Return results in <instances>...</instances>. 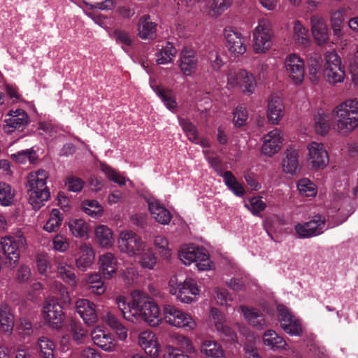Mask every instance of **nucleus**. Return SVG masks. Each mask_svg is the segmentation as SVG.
I'll return each instance as SVG.
<instances>
[{"label":"nucleus","mask_w":358,"mask_h":358,"mask_svg":"<svg viewBox=\"0 0 358 358\" xmlns=\"http://www.w3.org/2000/svg\"><path fill=\"white\" fill-rule=\"evenodd\" d=\"M292 38L295 45L299 48H306L310 44L308 29L299 20L293 22Z\"/></svg>","instance_id":"33"},{"label":"nucleus","mask_w":358,"mask_h":358,"mask_svg":"<svg viewBox=\"0 0 358 358\" xmlns=\"http://www.w3.org/2000/svg\"><path fill=\"white\" fill-rule=\"evenodd\" d=\"M122 276L126 284L131 285L137 282L138 272L134 267H128L124 270Z\"/></svg>","instance_id":"63"},{"label":"nucleus","mask_w":358,"mask_h":358,"mask_svg":"<svg viewBox=\"0 0 358 358\" xmlns=\"http://www.w3.org/2000/svg\"><path fill=\"white\" fill-rule=\"evenodd\" d=\"M63 216L57 208L51 210L49 218L44 224L43 229L48 233L56 232L62 225Z\"/></svg>","instance_id":"49"},{"label":"nucleus","mask_w":358,"mask_h":358,"mask_svg":"<svg viewBox=\"0 0 358 358\" xmlns=\"http://www.w3.org/2000/svg\"><path fill=\"white\" fill-rule=\"evenodd\" d=\"M285 114V107L280 96L271 95L267 100L266 117L273 125H279Z\"/></svg>","instance_id":"19"},{"label":"nucleus","mask_w":358,"mask_h":358,"mask_svg":"<svg viewBox=\"0 0 358 358\" xmlns=\"http://www.w3.org/2000/svg\"><path fill=\"white\" fill-rule=\"evenodd\" d=\"M179 124L186 134L188 139L192 142H197L199 135L196 127L188 120L179 118Z\"/></svg>","instance_id":"57"},{"label":"nucleus","mask_w":358,"mask_h":358,"mask_svg":"<svg viewBox=\"0 0 358 358\" xmlns=\"http://www.w3.org/2000/svg\"><path fill=\"white\" fill-rule=\"evenodd\" d=\"M42 313L45 322L50 328L59 329L63 327L64 321L63 306L55 297L45 301Z\"/></svg>","instance_id":"12"},{"label":"nucleus","mask_w":358,"mask_h":358,"mask_svg":"<svg viewBox=\"0 0 358 358\" xmlns=\"http://www.w3.org/2000/svg\"><path fill=\"white\" fill-rule=\"evenodd\" d=\"M99 273L103 278L110 280L116 274L118 269V261L116 256L106 252L99 257Z\"/></svg>","instance_id":"25"},{"label":"nucleus","mask_w":358,"mask_h":358,"mask_svg":"<svg viewBox=\"0 0 358 358\" xmlns=\"http://www.w3.org/2000/svg\"><path fill=\"white\" fill-rule=\"evenodd\" d=\"M246 322L257 329H263L267 326L262 313L255 308L246 306L240 307Z\"/></svg>","instance_id":"32"},{"label":"nucleus","mask_w":358,"mask_h":358,"mask_svg":"<svg viewBox=\"0 0 358 358\" xmlns=\"http://www.w3.org/2000/svg\"><path fill=\"white\" fill-rule=\"evenodd\" d=\"M15 192L13 187L5 182H0V205L10 206L14 203Z\"/></svg>","instance_id":"50"},{"label":"nucleus","mask_w":358,"mask_h":358,"mask_svg":"<svg viewBox=\"0 0 358 358\" xmlns=\"http://www.w3.org/2000/svg\"><path fill=\"white\" fill-rule=\"evenodd\" d=\"M179 69L185 76H191L197 69L198 58L196 51L188 47L182 48L180 53Z\"/></svg>","instance_id":"23"},{"label":"nucleus","mask_w":358,"mask_h":358,"mask_svg":"<svg viewBox=\"0 0 358 358\" xmlns=\"http://www.w3.org/2000/svg\"><path fill=\"white\" fill-rule=\"evenodd\" d=\"M300 150L296 146H289L282 162V169L284 173L292 176L296 173L299 163Z\"/></svg>","instance_id":"27"},{"label":"nucleus","mask_w":358,"mask_h":358,"mask_svg":"<svg viewBox=\"0 0 358 358\" xmlns=\"http://www.w3.org/2000/svg\"><path fill=\"white\" fill-rule=\"evenodd\" d=\"M157 24L150 20L149 15L141 16L137 24L138 36L143 40H152L156 36Z\"/></svg>","instance_id":"31"},{"label":"nucleus","mask_w":358,"mask_h":358,"mask_svg":"<svg viewBox=\"0 0 358 358\" xmlns=\"http://www.w3.org/2000/svg\"><path fill=\"white\" fill-rule=\"evenodd\" d=\"M119 250L130 257H137L147 247L146 243L136 233L131 230L120 232L117 238Z\"/></svg>","instance_id":"10"},{"label":"nucleus","mask_w":358,"mask_h":358,"mask_svg":"<svg viewBox=\"0 0 358 358\" xmlns=\"http://www.w3.org/2000/svg\"><path fill=\"white\" fill-rule=\"evenodd\" d=\"M76 267L81 271H85L93 265L95 260V251L89 243H82L74 255Z\"/></svg>","instance_id":"18"},{"label":"nucleus","mask_w":358,"mask_h":358,"mask_svg":"<svg viewBox=\"0 0 358 358\" xmlns=\"http://www.w3.org/2000/svg\"><path fill=\"white\" fill-rule=\"evenodd\" d=\"M252 47L257 54L266 53L272 46L273 31L271 22L267 18L258 20L252 34Z\"/></svg>","instance_id":"8"},{"label":"nucleus","mask_w":358,"mask_h":358,"mask_svg":"<svg viewBox=\"0 0 358 358\" xmlns=\"http://www.w3.org/2000/svg\"><path fill=\"white\" fill-rule=\"evenodd\" d=\"M210 321L217 331L222 329L225 324L224 315L216 308H212L210 310Z\"/></svg>","instance_id":"61"},{"label":"nucleus","mask_w":358,"mask_h":358,"mask_svg":"<svg viewBox=\"0 0 358 358\" xmlns=\"http://www.w3.org/2000/svg\"><path fill=\"white\" fill-rule=\"evenodd\" d=\"M313 129L317 135L326 136L331 129L328 115L323 112L315 114L313 118Z\"/></svg>","instance_id":"43"},{"label":"nucleus","mask_w":358,"mask_h":358,"mask_svg":"<svg viewBox=\"0 0 358 358\" xmlns=\"http://www.w3.org/2000/svg\"><path fill=\"white\" fill-rule=\"evenodd\" d=\"M68 227L71 234L76 238H88L90 225L83 219H71L68 223Z\"/></svg>","instance_id":"39"},{"label":"nucleus","mask_w":358,"mask_h":358,"mask_svg":"<svg viewBox=\"0 0 358 358\" xmlns=\"http://www.w3.org/2000/svg\"><path fill=\"white\" fill-rule=\"evenodd\" d=\"M84 185V181L76 176H69L66 180V185L67 186L68 189L73 192H80L83 189Z\"/></svg>","instance_id":"64"},{"label":"nucleus","mask_w":358,"mask_h":358,"mask_svg":"<svg viewBox=\"0 0 358 358\" xmlns=\"http://www.w3.org/2000/svg\"><path fill=\"white\" fill-rule=\"evenodd\" d=\"M224 36L226 41V46L231 55L240 56L246 52L247 48L241 32L231 27H227L224 30Z\"/></svg>","instance_id":"20"},{"label":"nucleus","mask_w":358,"mask_h":358,"mask_svg":"<svg viewBox=\"0 0 358 358\" xmlns=\"http://www.w3.org/2000/svg\"><path fill=\"white\" fill-rule=\"evenodd\" d=\"M148 209L153 219L162 224H167L171 220V214L162 204L155 199L147 200Z\"/></svg>","instance_id":"30"},{"label":"nucleus","mask_w":358,"mask_h":358,"mask_svg":"<svg viewBox=\"0 0 358 358\" xmlns=\"http://www.w3.org/2000/svg\"><path fill=\"white\" fill-rule=\"evenodd\" d=\"M232 0H211L207 5L208 13L213 17H218L228 9Z\"/></svg>","instance_id":"52"},{"label":"nucleus","mask_w":358,"mask_h":358,"mask_svg":"<svg viewBox=\"0 0 358 358\" xmlns=\"http://www.w3.org/2000/svg\"><path fill=\"white\" fill-rule=\"evenodd\" d=\"M200 352L206 358H227L222 345L215 340H203L200 345Z\"/></svg>","instance_id":"34"},{"label":"nucleus","mask_w":358,"mask_h":358,"mask_svg":"<svg viewBox=\"0 0 358 358\" xmlns=\"http://www.w3.org/2000/svg\"><path fill=\"white\" fill-rule=\"evenodd\" d=\"M178 256L182 264L189 266L196 263V267L200 271H209L214 268L208 251L203 247L194 244L183 245L179 250Z\"/></svg>","instance_id":"5"},{"label":"nucleus","mask_w":358,"mask_h":358,"mask_svg":"<svg viewBox=\"0 0 358 358\" xmlns=\"http://www.w3.org/2000/svg\"><path fill=\"white\" fill-rule=\"evenodd\" d=\"M36 348L42 358H54L56 345L50 338L41 336L38 339Z\"/></svg>","instance_id":"48"},{"label":"nucleus","mask_w":358,"mask_h":358,"mask_svg":"<svg viewBox=\"0 0 358 358\" xmlns=\"http://www.w3.org/2000/svg\"><path fill=\"white\" fill-rule=\"evenodd\" d=\"M248 118L246 107L243 105H238L234 111L233 121L236 127L244 125Z\"/></svg>","instance_id":"59"},{"label":"nucleus","mask_w":358,"mask_h":358,"mask_svg":"<svg viewBox=\"0 0 358 358\" xmlns=\"http://www.w3.org/2000/svg\"><path fill=\"white\" fill-rule=\"evenodd\" d=\"M37 269L40 274L46 275L51 269L50 257L46 253H41L36 257Z\"/></svg>","instance_id":"60"},{"label":"nucleus","mask_w":358,"mask_h":358,"mask_svg":"<svg viewBox=\"0 0 358 358\" xmlns=\"http://www.w3.org/2000/svg\"><path fill=\"white\" fill-rule=\"evenodd\" d=\"M169 293L176 296L182 303L195 301V296L199 294V288L194 279L186 277L182 279L180 275H173L169 281Z\"/></svg>","instance_id":"4"},{"label":"nucleus","mask_w":358,"mask_h":358,"mask_svg":"<svg viewBox=\"0 0 358 358\" xmlns=\"http://www.w3.org/2000/svg\"><path fill=\"white\" fill-rule=\"evenodd\" d=\"M278 320L283 331L290 335L300 336L303 333L301 320L284 305L277 306Z\"/></svg>","instance_id":"13"},{"label":"nucleus","mask_w":358,"mask_h":358,"mask_svg":"<svg viewBox=\"0 0 358 358\" xmlns=\"http://www.w3.org/2000/svg\"><path fill=\"white\" fill-rule=\"evenodd\" d=\"M308 75L310 80L317 84L321 78V64L319 59H311L308 65Z\"/></svg>","instance_id":"58"},{"label":"nucleus","mask_w":358,"mask_h":358,"mask_svg":"<svg viewBox=\"0 0 358 358\" xmlns=\"http://www.w3.org/2000/svg\"><path fill=\"white\" fill-rule=\"evenodd\" d=\"M53 291L57 295V298H55L59 301L62 306L67 305L71 301V297L67 288L61 282H56L52 287Z\"/></svg>","instance_id":"55"},{"label":"nucleus","mask_w":358,"mask_h":358,"mask_svg":"<svg viewBox=\"0 0 358 358\" xmlns=\"http://www.w3.org/2000/svg\"><path fill=\"white\" fill-rule=\"evenodd\" d=\"M92 339L95 345L106 352H115L117 344L113 336L103 327L96 326L91 332Z\"/></svg>","instance_id":"24"},{"label":"nucleus","mask_w":358,"mask_h":358,"mask_svg":"<svg viewBox=\"0 0 358 358\" xmlns=\"http://www.w3.org/2000/svg\"><path fill=\"white\" fill-rule=\"evenodd\" d=\"M327 228L325 218L322 215H315L308 222L298 223L294 227L296 234L301 238H308L320 235Z\"/></svg>","instance_id":"15"},{"label":"nucleus","mask_w":358,"mask_h":358,"mask_svg":"<svg viewBox=\"0 0 358 358\" xmlns=\"http://www.w3.org/2000/svg\"><path fill=\"white\" fill-rule=\"evenodd\" d=\"M322 77L331 85L343 83L345 80V66L339 55L334 50L327 51L324 54Z\"/></svg>","instance_id":"7"},{"label":"nucleus","mask_w":358,"mask_h":358,"mask_svg":"<svg viewBox=\"0 0 358 358\" xmlns=\"http://www.w3.org/2000/svg\"><path fill=\"white\" fill-rule=\"evenodd\" d=\"M10 116L6 120V125L4 128L7 132H11L15 129H20L27 123L28 117L23 110L17 109L12 112Z\"/></svg>","instance_id":"41"},{"label":"nucleus","mask_w":358,"mask_h":358,"mask_svg":"<svg viewBox=\"0 0 358 358\" xmlns=\"http://www.w3.org/2000/svg\"><path fill=\"white\" fill-rule=\"evenodd\" d=\"M15 324L14 316L6 303L0 306V324L6 332H11Z\"/></svg>","instance_id":"45"},{"label":"nucleus","mask_w":358,"mask_h":358,"mask_svg":"<svg viewBox=\"0 0 358 358\" xmlns=\"http://www.w3.org/2000/svg\"><path fill=\"white\" fill-rule=\"evenodd\" d=\"M138 257V264L144 269L153 270L157 263V256L151 248H145Z\"/></svg>","instance_id":"44"},{"label":"nucleus","mask_w":358,"mask_h":358,"mask_svg":"<svg viewBox=\"0 0 358 358\" xmlns=\"http://www.w3.org/2000/svg\"><path fill=\"white\" fill-rule=\"evenodd\" d=\"M95 243L101 248L110 249L115 244L113 230L107 225L98 224L94 229Z\"/></svg>","instance_id":"26"},{"label":"nucleus","mask_w":358,"mask_h":358,"mask_svg":"<svg viewBox=\"0 0 358 358\" xmlns=\"http://www.w3.org/2000/svg\"><path fill=\"white\" fill-rule=\"evenodd\" d=\"M177 50L173 43L167 42L155 54L156 62L159 65H166L173 62Z\"/></svg>","instance_id":"40"},{"label":"nucleus","mask_w":358,"mask_h":358,"mask_svg":"<svg viewBox=\"0 0 358 358\" xmlns=\"http://www.w3.org/2000/svg\"><path fill=\"white\" fill-rule=\"evenodd\" d=\"M48 173L39 169L31 172L27 177V194L29 203L34 210L40 209L50 196L46 185Z\"/></svg>","instance_id":"3"},{"label":"nucleus","mask_w":358,"mask_h":358,"mask_svg":"<svg viewBox=\"0 0 358 358\" xmlns=\"http://www.w3.org/2000/svg\"><path fill=\"white\" fill-rule=\"evenodd\" d=\"M173 343L187 354H194L196 350L192 341L187 336L182 334H176L173 337Z\"/></svg>","instance_id":"54"},{"label":"nucleus","mask_w":358,"mask_h":358,"mask_svg":"<svg viewBox=\"0 0 358 358\" xmlns=\"http://www.w3.org/2000/svg\"><path fill=\"white\" fill-rule=\"evenodd\" d=\"M153 244L162 259L166 260L171 259L172 249L166 237L162 235L155 236L153 239Z\"/></svg>","instance_id":"47"},{"label":"nucleus","mask_w":358,"mask_h":358,"mask_svg":"<svg viewBox=\"0 0 358 358\" xmlns=\"http://www.w3.org/2000/svg\"><path fill=\"white\" fill-rule=\"evenodd\" d=\"M150 85L164 106L171 112L176 113L178 104L173 92L171 90L164 89L162 85H157L154 80H150Z\"/></svg>","instance_id":"29"},{"label":"nucleus","mask_w":358,"mask_h":358,"mask_svg":"<svg viewBox=\"0 0 358 358\" xmlns=\"http://www.w3.org/2000/svg\"><path fill=\"white\" fill-rule=\"evenodd\" d=\"M56 265L58 276L71 287H76L78 282L73 267L65 262H57Z\"/></svg>","instance_id":"37"},{"label":"nucleus","mask_w":358,"mask_h":358,"mask_svg":"<svg viewBox=\"0 0 358 358\" xmlns=\"http://www.w3.org/2000/svg\"><path fill=\"white\" fill-rule=\"evenodd\" d=\"M283 141V133L280 129L274 128L268 131L262 138V154L268 157H273L281 150Z\"/></svg>","instance_id":"16"},{"label":"nucleus","mask_w":358,"mask_h":358,"mask_svg":"<svg viewBox=\"0 0 358 358\" xmlns=\"http://www.w3.org/2000/svg\"><path fill=\"white\" fill-rule=\"evenodd\" d=\"M66 329L73 341L78 345L84 343L87 339L88 331L80 322L71 320Z\"/></svg>","instance_id":"36"},{"label":"nucleus","mask_w":358,"mask_h":358,"mask_svg":"<svg viewBox=\"0 0 358 358\" xmlns=\"http://www.w3.org/2000/svg\"><path fill=\"white\" fill-rule=\"evenodd\" d=\"M219 174L223 178L227 188L236 196L242 197L245 194L243 185L236 178L231 171H225Z\"/></svg>","instance_id":"42"},{"label":"nucleus","mask_w":358,"mask_h":358,"mask_svg":"<svg viewBox=\"0 0 358 358\" xmlns=\"http://www.w3.org/2000/svg\"><path fill=\"white\" fill-rule=\"evenodd\" d=\"M286 71L290 80L296 85L303 83L305 76L303 60L296 54L289 55L285 61Z\"/></svg>","instance_id":"17"},{"label":"nucleus","mask_w":358,"mask_h":358,"mask_svg":"<svg viewBox=\"0 0 358 358\" xmlns=\"http://www.w3.org/2000/svg\"><path fill=\"white\" fill-rule=\"evenodd\" d=\"M26 240L21 232L15 236H5L1 238L0 245L6 258V264L15 266L20 259L21 248L26 245Z\"/></svg>","instance_id":"11"},{"label":"nucleus","mask_w":358,"mask_h":358,"mask_svg":"<svg viewBox=\"0 0 358 358\" xmlns=\"http://www.w3.org/2000/svg\"><path fill=\"white\" fill-rule=\"evenodd\" d=\"M334 129L341 136H348L358 127V100L348 98L336 105L331 112Z\"/></svg>","instance_id":"2"},{"label":"nucleus","mask_w":358,"mask_h":358,"mask_svg":"<svg viewBox=\"0 0 358 358\" xmlns=\"http://www.w3.org/2000/svg\"><path fill=\"white\" fill-rule=\"evenodd\" d=\"M310 24L313 37L317 45H323L327 44L329 41V33L323 17L319 15H311Z\"/></svg>","instance_id":"22"},{"label":"nucleus","mask_w":358,"mask_h":358,"mask_svg":"<svg viewBox=\"0 0 358 358\" xmlns=\"http://www.w3.org/2000/svg\"><path fill=\"white\" fill-rule=\"evenodd\" d=\"M245 207L250 210L255 215H259L261 212L264 210L266 204L263 201L262 197L254 196L251 198L249 203H245Z\"/></svg>","instance_id":"56"},{"label":"nucleus","mask_w":358,"mask_h":358,"mask_svg":"<svg viewBox=\"0 0 358 358\" xmlns=\"http://www.w3.org/2000/svg\"><path fill=\"white\" fill-rule=\"evenodd\" d=\"M139 346L153 358H157L161 352V345L156 334L150 330L141 331L138 336Z\"/></svg>","instance_id":"21"},{"label":"nucleus","mask_w":358,"mask_h":358,"mask_svg":"<svg viewBox=\"0 0 358 358\" xmlns=\"http://www.w3.org/2000/svg\"><path fill=\"white\" fill-rule=\"evenodd\" d=\"M296 187L301 196L315 197L317 195V186L308 178L300 179L296 184Z\"/></svg>","instance_id":"51"},{"label":"nucleus","mask_w":358,"mask_h":358,"mask_svg":"<svg viewBox=\"0 0 358 358\" xmlns=\"http://www.w3.org/2000/svg\"><path fill=\"white\" fill-rule=\"evenodd\" d=\"M54 250L59 252H66L69 247V242L66 237L57 234L52 239Z\"/></svg>","instance_id":"62"},{"label":"nucleus","mask_w":358,"mask_h":358,"mask_svg":"<svg viewBox=\"0 0 358 358\" xmlns=\"http://www.w3.org/2000/svg\"><path fill=\"white\" fill-rule=\"evenodd\" d=\"M163 320L171 327L187 331H193L197 326L190 314L171 304L164 306Z\"/></svg>","instance_id":"9"},{"label":"nucleus","mask_w":358,"mask_h":358,"mask_svg":"<svg viewBox=\"0 0 358 358\" xmlns=\"http://www.w3.org/2000/svg\"><path fill=\"white\" fill-rule=\"evenodd\" d=\"M84 212L94 218H99L103 215V208L96 200H85L82 203Z\"/></svg>","instance_id":"53"},{"label":"nucleus","mask_w":358,"mask_h":358,"mask_svg":"<svg viewBox=\"0 0 358 358\" xmlns=\"http://www.w3.org/2000/svg\"><path fill=\"white\" fill-rule=\"evenodd\" d=\"M76 310L84 322L92 324L97 321V313L94 303L87 299H80L76 302Z\"/></svg>","instance_id":"28"},{"label":"nucleus","mask_w":358,"mask_h":358,"mask_svg":"<svg viewBox=\"0 0 358 358\" xmlns=\"http://www.w3.org/2000/svg\"><path fill=\"white\" fill-rule=\"evenodd\" d=\"M101 170L110 180L117 183L120 186L126 185L127 182L131 187L134 186V183L129 178L107 164H101Z\"/></svg>","instance_id":"46"},{"label":"nucleus","mask_w":358,"mask_h":358,"mask_svg":"<svg viewBox=\"0 0 358 358\" xmlns=\"http://www.w3.org/2000/svg\"><path fill=\"white\" fill-rule=\"evenodd\" d=\"M349 10V7L343 6L330 12L329 21L331 29L335 35H341L343 23Z\"/></svg>","instance_id":"38"},{"label":"nucleus","mask_w":358,"mask_h":358,"mask_svg":"<svg viewBox=\"0 0 358 358\" xmlns=\"http://www.w3.org/2000/svg\"><path fill=\"white\" fill-rule=\"evenodd\" d=\"M115 301L124 318L132 323L143 320L150 327H157L163 319L158 305L147 294L138 289L131 292L129 301L124 295L117 296Z\"/></svg>","instance_id":"1"},{"label":"nucleus","mask_w":358,"mask_h":358,"mask_svg":"<svg viewBox=\"0 0 358 358\" xmlns=\"http://www.w3.org/2000/svg\"><path fill=\"white\" fill-rule=\"evenodd\" d=\"M262 341L264 345L274 352L287 349V344L285 340L272 329L266 330L264 333Z\"/></svg>","instance_id":"35"},{"label":"nucleus","mask_w":358,"mask_h":358,"mask_svg":"<svg viewBox=\"0 0 358 358\" xmlns=\"http://www.w3.org/2000/svg\"><path fill=\"white\" fill-rule=\"evenodd\" d=\"M307 161L313 169H324L329 158L324 145L317 141H310L306 145Z\"/></svg>","instance_id":"14"},{"label":"nucleus","mask_w":358,"mask_h":358,"mask_svg":"<svg viewBox=\"0 0 358 358\" xmlns=\"http://www.w3.org/2000/svg\"><path fill=\"white\" fill-rule=\"evenodd\" d=\"M226 87L229 90L238 88L244 94H252L257 83L252 73L243 69L231 68L225 72Z\"/></svg>","instance_id":"6"}]
</instances>
